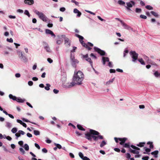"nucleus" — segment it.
<instances>
[{
	"instance_id": "49530a36",
	"label": "nucleus",
	"mask_w": 160,
	"mask_h": 160,
	"mask_svg": "<svg viewBox=\"0 0 160 160\" xmlns=\"http://www.w3.org/2000/svg\"><path fill=\"white\" fill-rule=\"evenodd\" d=\"M21 125H22L23 127L25 128L27 127V125L26 123L23 122L21 120Z\"/></svg>"
},
{
	"instance_id": "aec40b11",
	"label": "nucleus",
	"mask_w": 160,
	"mask_h": 160,
	"mask_svg": "<svg viewBox=\"0 0 160 160\" xmlns=\"http://www.w3.org/2000/svg\"><path fill=\"white\" fill-rule=\"evenodd\" d=\"M102 61L103 64L105 65L106 62H109V59L108 57H102Z\"/></svg>"
},
{
	"instance_id": "412c9836",
	"label": "nucleus",
	"mask_w": 160,
	"mask_h": 160,
	"mask_svg": "<svg viewBox=\"0 0 160 160\" xmlns=\"http://www.w3.org/2000/svg\"><path fill=\"white\" fill-rule=\"evenodd\" d=\"M118 139L119 140V141H120V144L121 145H123V143L127 140V138H118Z\"/></svg>"
},
{
	"instance_id": "4d7b16f0",
	"label": "nucleus",
	"mask_w": 160,
	"mask_h": 160,
	"mask_svg": "<svg viewBox=\"0 0 160 160\" xmlns=\"http://www.w3.org/2000/svg\"><path fill=\"white\" fill-rule=\"evenodd\" d=\"M47 61L49 63H52L53 61L50 58H48L47 59Z\"/></svg>"
},
{
	"instance_id": "bf43d9fd",
	"label": "nucleus",
	"mask_w": 160,
	"mask_h": 160,
	"mask_svg": "<svg viewBox=\"0 0 160 160\" xmlns=\"http://www.w3.org/2000/svg\"><path fill=\"white\" fill-rule=\"evenodd\" d=\"M28 84L30 86H32L33 85V82L32 81H29L28 82Z\"/></svg>"
},
{
	"instance_id": "4c0bfd02",
	"label": "nucleus",
	"mask_w": 160,
	"mask_h": 160,
	"mask_svg": "<svg viewBox=\"0 0 160 160\" xmlns=\"http://www.w3.org/2000/svg\"><path fill=\"white\" fill-rule=\"evenodd\" d=\"M135 12L137 13H140L142 12V9L140 8H136V9Z\"/></svg>"
},
{
	"instance_id": "0eeeda50",
	"label": "nucleus",
	"mask_w": 160,
	"mask_h": 160,
	"mask_svg": "<svg viewBox=\"0 0 160 160\" xmlns=\"http://www.w3.org/2000/svg\"><path fill=\"white\" fill-rule=\"evenodd\" d=\"M135 3L133 1H131L130 2H127L126 5L125 6V7L128 10H131L130 8H132L133 6L135 5Z\"/></svg>"
},
{
	"instance_id": "774afa93",
	"label": "nucleus",
	"mask_w": 160,
	"mask_h": 160,
	"mask_svg": "<svg viewBox=\"0 0 160 160\" xmlns=\"http://www.w3.org/2000/svg\"><path fill=\"white\" fill-rule=\"evenodd\" d=\"M37 67V64H35L32 67V69L35 70L36 68Z\"/></svg>"
},
{
	"instance_id": "7c9ffc66",
	"label": "nucleus",
	"mask_w": 160,
	"mask_h": 160,
	"mask_svg": "<svg viewBox=\"0 0 160 160\" xmlns=\"http://www.w3.org/2000/svg\"><path fill=\"white\" fill-rule=\"evenodd\" d=\"M86 60L88 61V62H89V63L91 64V65L92 66V62L91 61V60L90 58H87L86 59Z\"/></svg>"
},
{
	"instance_id": "0e129e2a",
	"label": "nucleus",
	"mask_w": 160,
	"mask_h": 160,
	"mask_svg": "<svg viewBox=\"0 0 160 160\" xmlns=\"http://www.w3.org/2000/svg\"><path fill=\"white\" fill-rule=\"evenodd\" d=\"M6 139L9 141H11L12 139V138L9 136H8L7 137H6Z\"/></svg>"
},
{
	"instance_id": "a18cd8bd",
	"label": "nucleus",
	"mask_w": 160,
	"mask_h": 160,
	"mask_svg": "<svg viewBox=\"0 0 160 160\" xmlns=\"http://www.w3.org/2000/svg\"><path fill=\"white\" fill-rule=\"evenodd\" d=\"M140 17V18L144 19H146L147 18V17L146 16L142 14L141 15Z\"/></svg>"
},
{
	"instance_id": "4468645a",
	"label": "nucleus",
	"mask_w": 160,
	"mask_h": 160,
	"mask_svg": "<svg viewBox=\"0 0 160 160\" xmlns=\"http://www.w3.org/2000/svg\"><path fill=\"white\" fill-rule=\"evenodd\" d=\"M78 155L80 158L83 160H90L89 158L86 156H84L83 153L81 152H79Z\"/></svg>"
},
{
	"instance_id": "a19ab883",
	"label": "nucleus",
	"mask_w": 160,
	"mask_h": 160,
	"mask_svg": "<svg viewBox=\"0 0 160 160\" xmlns=\"http://www.w3.org/2000/svg\"><path fill=\"white\" fill-rule=\"evenodd\" d=\"M145 8L148 10H152L153 9V7L150 5H147Z\"/></svg>"
},
{
	"instance_id": "8fccbe9b",
	"label": "nucleus",
	"mask_w": 160,
	"mask_h": 160,
	"mask_svg": "<svg viewBox=\"0 0 160 160\" xmlns=\"http://www.w3.org/2000/svg\"><path fill=\"white\" fill-rule=\"evenodd\" d=\"M124 147L125 148H129L130 145L129 143H125L124 144Z\"/></svg>"
},
{
	"instance_id": "79ce46f5",
	"label": "nucleus",
	"mask_w": 160,
	"mask_h": 160,
	"mask_svg": "<svg viewBox=\"0 0 160 160\" xmlns=\"http://www.w3.org/2000/svg\"><path fill=\"white\" fill-rule=\"evenodd\" d=\"M55 145L57 147V148L59 149H61L62 148V146L59 144L55 143Z\"/></svg>"
},
{
	"instance_id": "58836bf2",
	"label": "nucleus",
	"mask_w": 160,
	"mask_h": 160,
	"mask_svg": "<svg viewBox=\"0 0 160 160\" xmlns=\"http://www.w3.org/2000/svg\"><path fill=\"white\" fill-rule=\"evenodd\" d=\"M145 144L144 142H140L139 144H137V145L138 147H142L144 146V145Z\"/></svg>"
},
{
	"instance_id": "13d9d810",
	"label": "nucleus",
	"mask_w": 160,
	"mask_h": 160,
	"mask_svg": "<svg viewBox=\"0 0 160 160\" xmlns=\"http://www.w3.org/2000/svg\"><path fill=\"white\" fill-rule=\"evenodd\" d=\"M42 151L43 152L46 153L48 152L47 150L45 148H43L42 149Z\"/></svg>"
},
{
	"instance_id": "de8ad7c7",
	"label": "nucleus",
	"mask_w": 160,
	"mask_h": 160,
	"mask_svg": "<svg viewBox=\"0 0 160 160\" xmlns=\"http://www.w3.org/2000/svg\"><path fill=\"white\" fill-rule=\"evenodd\" d=\"M85 11L86 12H88L91 14L93 15H95V13L92 12L90 11L85 10Z\"/></svg>"
},
{
	"instance_id": "b1692460",
	"label": "nucleus",
	"mask_w": 160,
	"mask_h": 160,
	"mask_svg": "<svg viewBox=\"0 0 160 160\" xmlns=\"http://www.w3.org/2000/svg\"><path fill=\"white\" fill-rule=\"evenodd\" d=\"M118 4H119L120 5H123L124 6L125 5V2L122 0H118Z\"/></svg>"
},
{
	"instance_id": "f8f14e48",
	"label": "nucleus",
	"mask_w": 160,
	"mask_h": 160,
	"mask_svg": "<svg viewBox=\"0 0 160 160\" xmlns=\"http://www.w3.org/2000/svg\"><path fill=\"white\" fill-rule=\"evenodd\" d=\"M9 97L10 98L12 99L13 100H16L18 102H20V98H17L16 96H13L11 94H10L9 95Z\"/></svg>"
},
{
	"instance_id": "9d476101",
	"label": "nucleus",
	"mask_w": 160,
	"mask_h": 160,
	"mask_svg": "<svg viewBox=\"0 0 160 160\" xmlns=\"http://www.w3.org/2000/svg\"><path fill=\"white\" fill-rule=\"evenodd\" d=\"M94 50L98 52L99 54H100L101 55H104L105 54V52L99 48H97L96 47H94Z\"/></svg>"
},
{
	"instance_id": "f03ea898",
	"label": "nucleus",
	"mask_w": 160,
	"mask_h": 160,
	"mask_svg": "<svg viewBox=\"0 0 160 160\" xmlns=\"http://www.w3.org/2000/svg\"><path fill=\"white\" fill-rule=\"evenodd\" d=\"M84 78L83 74L81 71H79L76 73L75 72L72 80L73 82H75L77 85H80L82 84Z\"/></svg>"
},
{
	"instance_id": "423d86ee",
	"label": "nucleus",
	"mask_w": 160,
	"mask_h": 160,
	"mask_svg": "<svg viewBox=\"0 0 160 160\" xmlns=\"http://www.w3.org/2000/svg\"><path fill=\"white\" fill-rule=\"evenodd\" d=\"M70 60L71 64L74 67H76V64L78 63L79 62L74 58V55L72 53L71 54Z\"/></svg>"
},
{
	"instance_id": "4be33fe9",
	"label": "nucleus",
	"mask_w": 160,
	"mask_h": 160,
	"mask_svg": "<svg viewBox=\"0 0 160 160\" xmlns=\"http://www.w3.org/2000/svg\"><path fill=\"white\" fill-rule=\"evenodd\" d=\"M21 56L22 57L21 59H22V61L24 62H27L28 61V59H27V58L22 54H21Z\"/></svg>"
},
{
	"instance_id": "6ab92c4d",
	"label": "nucleus",
	"mask_w": 160,
	"mask_h": 160,
	"mask_svg": "<svg viewBox=\"0 0 160 160\" xmlns=\"http://www.w3.org/2000/svg\"><path fill=\"white\" fill-rule=\"evenodd\" d=\"M121 23L122 25L123 26L124 28L129 30L131 28V27L128 26L125 23H124L123 21H121Z\"/></svg>"
},
{
	"instance_id": "bb28decb",
	"label": "nucleus",
	"mask_w": 160,
	"mask_h": 160,
	"mask_svg": "<svg viewBox=\"0 0 160 160\" xmlns=\"http://www.w3.org/2000/svg\"><path fill=\"white\" fill-rule=\"evenodd\" d=\"M77 127L78 129L82 131H85V129L80 125L78 124L77 125Z\"/></svg>"
},
{
	"instance_id": "603ef678",
	"label": "nucleus",
	"mask_w": 160,
	"mask_h": 160,
	"mask_svg": "<svg viewBox=\"0 0 160 160\" xmlns=\"http://www.w3.org/2000/svg\"><path fill=\"white\" fill-rule=\"evenodd\" d=\"M108 66L110 68L112 67V65L111 62H109L108 63Z\"/></svg>"
},
{
	"instance_id": "473e14b6",
	"label": "nucleus",
	"mask_w": 160,
	"mask_h": 160,
	"mask_svg": "<svg viewBox=\"0 0 160 160\" xmlns=\"http://www.w3.org/2000/svg\"><path fill=\"white\" fill-rule=\"evenodd\" d=\"M22 120L24 122H31V123H32V124H36V123L33 122H30L28 120L26 119H25L24 118H22Z\"/></svg>"
},
{
	"instance_id": "393cba45",
	"label": "nucleus",
	"mask_w": 160,
	"mask_h": 160,
	"mask_svg": "<svg viewBox=\"0 0 160 160\" xmlns=\"http://www.w3.org/2000/svg\"><path fill=\"white\" fill-rule=\"evenodd\" d=\"M158 151H155L154 152H152L151 154L152 155H155L154 157L155 158H157L158 157L157 154H158Z\"/></svg>"
},
{
	"instance_id": "ea45409f",
	"label": "nucleus",
	"mask_w": 160,
	"mask_h": 160,
	"mask_svg": "<svg viewBox=\"0 0 160 160\" xmlns=\"http://www.w3.org/2000/svg\"><path fill=\"white\" fill-rule=\"evenodd\" d=\"M6 126L7 127L10 128L12 127V124L9 122H7Z\"/></svg>"
},
{
	"instance_id": "37998d69",
	"label": "nucleus",
	"mask_w": 160,
	"mask_h": 160,
	"mask_svg": "<svg viewBox=\"0 0 160 160\" xmlns=\"http://www.w3.org/2000/svg\"><path fill=\"white\" fill-rule=\"evenodd\" d=\"M128 50H126L124 51V53H123V57H126V56L127 54L128 53Z\"/></svg>"
},
{
	"instance_id": "5701e85b",
	"label": "nucleus",
	"mask_w": 160,
	"mask_h": 160,
	"mask_svg": "<svg viewBox=\"0 0 160 160\" xmlns=\"http://www.w3.org/2000/svg\"><path fill=\"white\" fill-rule=\"evenodd\" d=\"M114 78H113L112 79L108 81L107 82H106V85L107 86H108L110 85L111 83H112L113 81H114Z\"/></svg>"
},
{
	"instance_id": "c756f323",
	"label": "nucleus",
	"mask_w": 160,
	"mask_h": 160,
	"mask_svg": "<svg viewBox=\"0 0 160 160\" xmlns=\"http://www.w3.org/2000/svg\"><path fill=\"white\" fill-rule=\"evenodd\" d=\"M47 86L45 87V89L47 90H49L50 89L49 87L51 86V85L49 84H46Z\"/></svg>"
},
{
	"instance_id": "20e7f679",
	"label": "nucleus",
	"mask_w": 160,
	"mask_h": 160,
	"mask_svg": "<svg viewBox=\"0 0 160 160\" xmlns=\"http://www.w3.org/2000/svg\"><path fill=\"white\" fill-rule=\"evenodd\" d=\"M130 54L132 58V61L134 62H136V61L138 59V54L135 51H131L130 52Z\"/></svg>"
},
{
	"instance_id": "dca6fc26",
	"label": "nucleus",
	"mask_w": 160,
	"mask_h": 160,
	"mask_svg": "<svg viewBox=\"0 0 160 160\" xmlns=\"http://www.w3.org/2000/svg\"><path fill=\"white\" fill-rule=\"evenodd\" d=\"M43 43L45 45L44 47V49L46 50L47 52H50L51 51V50L48 45L46 42H44Z\"/></svg>"
},
{
	"instance_id": "f257e3e1",
	"label": "nucleus",
	"mask_w": 160,
	"mask_h": 160,
	"mask_svg": "<svg viewBox=\"0 0 160 160\" xmlns=\"http://www.w3.org/2000/svg\"><path fill=\"white\" fill-rule=\"evenodd\" d=\"M99 134V133L98 132L92 129H90V133L88 132L85 134V138L90 141H92V138H93L94 140L95 141H98V139H103V137Z\"/></svg>"
},
{
	"instance_id": "680f3d73",
	"label": "nucleus",
	"mask_w": 160,
	"mask_h": 160,
	"mask_svg": "<svg viewBox=\"0 0 160 160\" xmlns=\"http://www.w3.org/2000/svg\"><path fill=\"white\" fill-rule=\"evenodd\" d=\"M126 158H130L131 157V155L129 153H127L126 154Z\"/></svg>"
},
{
	"instance_id": "09e8293b",
	"label": "nucleus",
	"mask_w": 160,
	"mask_h": 160,
	"mask_svg": "<svg viewBox=\"0 0 160 160\" xmlns=\"http://www.w3.org/2000/svg\"><path fill=\"white\" fill-rule=\"evenodd\" d=\"M66 9L64 7H62L60 8V11L62 12H63L65 11Z\"/></svg>"
},
{
	"instance_id": "f704fd0d",
	"label": "nucleus",
	"mask_w": 160,
	"mask_h": 160,
	"mask_svg": "<svg viewBox=\"0 0 160 160\" xmlns=\"http://www.w3.org/2000/svg\"><path fill=\"white\" fill-rule=\"evenodd\" d=\"M15 136H16V139H17L20 136V130L18 131V132L15 134Z\"/></svg>"
},
{
	"instance_id": "3c124183",
	"label": "nucleus",
	"mask_w": 160,
	"mask_h": 160,
	"mask_svg": "<svg viewBox=\"0 0 160 160\" xmlns=\"http://www.w3.org/2000/svg\"><path fill=\"white\" fill-rule=\"evenodd\" d=\"M35 146L38 149H40V147L38 144L35 143Z\"/></svg>"
},
{
	"instance_id": "6e6d98bb",
	"label": "nucleus",
	"mask_w": 160,
	"mask_h": 160,
	"mask_svg": "<svg viewBox=\"0 0 160 160\" xmlns=\"http://www.w3.org/2000/svg\"><path fill=\"white\" fill-rule=\"evenodd\" d=\"M148 157H144L142 158V159L143 160H148Z\"/></svg>"
},
{
	"instance_id": "72a5a7b5",
	"label": "nucleus",
	"mask_w": 160,
	"mask_h": 160,
	"mask_svg": "<svg viewBox=\"0 0 160 160\" xmlns=\"http://www.w3.org/2000/svg\"><path fill=\"white\" fill-rule=\"evenodd\" d=\"M24 13L25 14L27 15L28 16V17H29L30 16V14L29 12L27 10H25V11H24Z\"/></svg>"
},
{
	"instance_id": "e433bc0d",
	"label": "nucleus",
	"mask_w": 160,
	"mask_h": 160,
	"mask_svg": "<svg viewBox=\"0 0 160 160\" xmlns=\"http://www.w3.org/2000/svg\"><path fill=\"white\" fill-rule=\"evenodd\" d=\"M33 132L35 135H38L40 134V132L38 131L34 130Z\"/></svg>"
},
{
	"instance_id": "e2e57ef3",
	"label": "nucleus",
	"mask_w": 160,
	"mask_h": 160,
	"mask_svg": "<svg viewBox=\"0 0 160 160\" xmlns=\"http://www.w3.org/2000/svg\"><path fill=\"white\" fill-rule=\"evenodd\" d=\"M53 92H54V93H55V94H57L58 92L59 91L58 90H57L56 89H54L53 90Z\"/></svg>"
},
{
	"instance_id": "ddd939ff",
	"label": "nucleus",
	"mask_w": 160,
	"mask_h": 160,
	"mask_svg": "<svg viewBox=\"0 0 160 160\" xmlns=\"http://www.w3.org/2000/svg\"><path fill=\"white\" fill-rule=\"evenodd\" d=\"M23 142L21 141V146L23 147L26 151H28L29 149V146L27 144H25L23 145Z\"/></svg>"
},
{
	"instance_id": "7ed1b4c3",
	"label": "nucleus",
	"mask_w": 160,
	"mask_h": 160,
	"mask_svg": "<svg viewBox=\"0 0 160 160\" xmlns=\"http://www.w3.org/2000/svg\"><path fill=\"white\" fill-rule=\"evenodd\" d=\"M34 12L42 21L45 22L48 21V19L42 12H39L37 10H35Z\"/></svg>"
},
{
	"instance_id": "69168bd1",
	"label": "nucleus",
	"mask_w": 160,
	"mask_h": 160,
	"mask_svg": "<svg viewBox=\"0 0 160 160\" xmlns=\"http://www.w3.org/2000/svg\"><path fill=\"white\" fill-rule=\"evenodd\" d=\"M110 73H115V70L113 69H110Z\"/></svg>"
},
{
	"instance_id": "a211bd4d",
	"label": "nucleus",
	"mask_w": 160,
	"mask_h": 160,
	"mask_svg": "<svg viewBox=\"0 0 160 160\" xmlns=\"http://www.w3.org/2000/svg\"><path fill=\"white\" fill-rule=\"evenodd\" d=\"M45 32L47 34H51L52 36H53L54 37H55V34L51 30L49 29H46Z\"/></svg>"
},
{
	"instance_id": "864d4df0",
	"label": "nucleus",
	"mask_w": 160,
	"mask_h": 160,
	"mask_svg": "<svg viewBox=\"0 0 160 160\" xmlns=\"http://www.w3.org/2000/svg\"><path fill=\"white\" fill-rule=\"evenodd\" d=\"M97 18L99 20L102 21H105V20L101 18V17L99 16H98Z\"/></svg>"
},
{
	"instance_id": "39448f33",
	"label": "nucleus",
	"mask_w": 160,
	"mask_h": 160,
	"mask_svg": "<svg viewBox=\"0 0 160 160\" xmlns=\"http://www.w3.org/2000/svg\"><path fill=\"white\" fill-rule=\"evenodd\" d=\"M75 36L79 38V41H80V42H81V43L82 44V45L83 46L87 48H88V49L89 50H90L91 49V48L89 47L88 46L87 44L83 43V37L80 35L78 34H76Z\"/></svg>"
},
{
	"instance_id": "c03bdc74",
	"label": "nucleus",
	"mask_w": 160,
	"mask_h": 160,
	"mask_svg": "<svg viewBox=\"0 0 160 160\" xmlns=\"http://www.w3.org/2000/svg\"><path fill=\"white\" fill-rule=\"evenodd\" d=\"M7 41L10 42H13V39L12 38H10L9 39L8 38L7 39Z\"/></svg>"
},
{
	"instance_id": "052dcab7",
	"label": "nucleus",
	"mask_w": 160,
	"mask_h": 160,
	"mask_svg": "<svg viewBox=\"0 0 160 160\" xmlns=\"http://www.w3.org/2000/svg\"><path fill=\"white\" fill-rule=\"evenodd\" d=\"M62 43V41L60 40H58L57 41V43L58 44H60Z\"/></svg>"
},
{
	"instance_id": "338daca9",
	"label": "nucleus",
	"mask_w": 160,
	"mask_h": 160,
	"mask_svg": "<svg viewBox=\"0 0 160 160\" xmlns=\"http://www.w3.org/2000/svg\"><path fill=\"white\" fill-rule=\"evenodd\" d=\"M27 135V136L29 138H31L32 137V135L30 133H28Z\"/></svg>"
},
{
	"instance_id": "5fc2aeb1",
	"label": "nucleus",
	"mask_w": 160,
	"mask_h": 160,
	"mask_svg": "<svg viewBox=\"0 0 160 160\" xmlns=\"http://www.w3.org/2000/svg\"><path fill=\"white\" fill-rule=\"evenodd\" d=\"M21 152L23 154H24L25 153V152L24 151V150H23V149L21 148Z\"/></svg>"
},
{
	"instance_id": "a878e982",
	"label": "nucleus",
	"mask_w": 160,
	"mask_h": 160,
	"mask_svg": "<svg viewBox=\"0 0 160 160\" xmlns=\"http://www.w3.org/2000/svg\"><path fill=\"white\" fill-rule=\"evenodd\" d=\"M151 13L155 17H158L159 16V15L157 13H156V12H154V11H152L151 12Z\"/></svg>"
},
{
	"instance_id": "1a4fd4ad",
	"label": "nucleus",
	"mask_w": 160,
	"mask_h": 160,
	"mask_svg": "<svg viewBox=\"0 0 160 160\" xmlns=\"http://www.w3.org/2000/svg\"><path fill=\"white\" fill-rule=\"evenodd\" d=\"M64 44L65 46L67 48L70 47L71 45V41L67 38H64Z\"/></svg>"
},
{
	"instance_id": "c9c22d12",
	"label": "nucleus",
	"mask_w": 160,
	"mask_h": 160,
	"mask_svg": "<svg viewBox=\"0 0 160 160\" xmlns=\"http://www.w3.org/2000/svg\"><path fill=\"white\" fill-rule=\"evenodd\" d=\"M17 131V129L16 128H12L11 130V131L13 133H15Z\"/></svg>"
},
{
	"instance_id": "6e6552de",
	"label": "nucleus",
	"mask_w": 160,
	"mask_h": 160,
	"mask_svg": "<svg viewBox=\"0 0 160 160\" xmlns=\"http://www.w3.org/2000/svg\"><path fill=\"white\" fill-rule=\"evenodd\" d=\"M131 147L134 150H132V149H130V152H132L134 154H138L139 153V152L138 151V150H140V149L136 147L135 146L133 145H131Z\"/></svg>"
},
{
	"instance_id": "9b49d317",
	"label": "nucleus",
	"mask_w": 160,
	"mask_h": 160,
	"mask_svg": "<svg viewBox=\"0 0 160 160\" xmlns=\"http://www.w3.org/2000/svg\"><path fill=\"white\" fill-rule=\"evenodd\" d=\"M76 84H77L75 82L72 81L71 82L66 83L65 87L67 88H71L74 86Z\"/></svg>"
},
{
	"instance_id": "2f4dec72",
	"label": "nucleus",
	"mask_w": 160,
	"mask_h": 160,
	"mask_svg": "<svg viewBox=\"0 0 160 160\" xmlns=\"http://www.w3.org/2000/svg\"><path fill=\"white\" fill-rule=\"evenodd\" d=\"M154 75L156 77H158L159 76H160V73H159L158 71H156L154 73Z\"/></svg>"
},
{
	"instance_id": "c85d7f7f",
	"label": "nucleus",
	"mask_w": 160,
	"mask_h": 160,
	"mask_svg": "<svg viewBox=\"0 0 160 160\" xmlns=\"http://www.w3.org/2000/svg\"><path fill=\"white\" fill-rule=\"evenodd\" d=\"M106 144V142L105 141H102L101 143L100 147H103L104 145Z\"/></svg>"
},
{
	"instance_id": "cd10ccee",
	"label": "nucleus",
	"mask_w": 160,
	"mask_h": 160,
	"mask_svg": "<svg viewBox=\"0 0 160 160\" xmlns=\"http://www.w3.org/2000/svg\"><path fill=\"white\" fill-rule=\"evenodd\" d=\"M138 61L141 64L143 65H145V63L142 58H141L139 59H138Z\"/></svg>"
},
{
	"instance_id": "f3484780",
	"label": "nucleus",
	"mask_w": 160,
	"mask_h": 160,
	"mask_svg": "<svg viewBox=\"0 0 160 160\" xmlns=\"http://www.w3.org/2000/svg\"><path fill=\"white\" fill-rule=\"evenodd\" d=\"M73 12L75 13H77V16L80 17L81 15V13L76 8H75L73 10Z\"/></svg>"
},
{
	"instance_id": "2eb2a0df",
	"label": "nucleus",
	"mask_w": 160,
	"mask_h": 160,
	"mask_svg": "<svg viewBox=\"0 0 160 160\" xmlns=\"http://www.w3.org/2000/svg\"><path fill=\"white\" fill-rule=\"evenodd\" d=\"M25 3L29 5H32L34 3L33 0H24Z\"/></svg>"
}]
</instances>
